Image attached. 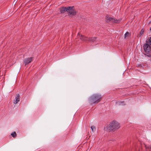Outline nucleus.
I'll return each instance as SVG.
<instances>
[{
	"instance_id": "obj_1",
	"label": "nucleus",
	"mask_w": 151,
	"mask_h": 151,
	"mask_svg": "<svg viewBox=\"0 0 151 151\" xmlns=\"http://www.w3.org/2000/svg\"><path fill=\"white\" fill-rule=\"evenodd\" d=\"M120 127L119 124L116 121H113L106 127V130L108 132H114Z\"/></svg>"
},
{
	"instance_id": "obj_2",
	"label": "nucleus",
	"mask_w": 151,
	"mask_h": 151,
	"mask_svg": "<svg viewBox=\"0 0 151 151\" xmlns=\"http://www.w3.org/2000/svg\"><path fill=\"white\" fill-rule=\"evenodd\" d=\"M101 95L98 94H95L89 98L88 101L89 103L92 104L98 103L101 101Z\"/></svg>"
},
{
	"instance_id": "obj_3",
	"label": "nucleus",
	"mask_w": 151,
	"mask_h": 151,
	"mask_svg": "<svg viewBox=\"0 0 151 151\" xmlns=\"http://www.w3.org/2000/svg\"><path fill=\"white\" fill-rule=\"evenodd\" d=\"M106 19L107 22H111L116 24L119 23L121 20V19L117 20L108 16H106Z\"/></svg>"
},
{
	"instance_id": "obj_4",
	"label": "nucleus",
	"mask_w": 151,
	"mask_h": 151,
	"mask_svg": "<svg viewBox=\"0 0 151 151\" xmlns=\"http://www.w3.org/2000/svg\"><path fill=\"white\" fill-rule=\"evenodd\" d=\"M73 8L74 7L73 6L68 7L67 12L69 15H74L76 14V11L73 9Z\"/></svg>"
},
{
	"instance_id": "obj_5",
	"label": "nucleus",
	"mask_w": 151,
	"mask_h": 151,
	"mask_svg": "<svg viewBox=\"0 0 151 151\" xmlns=\"http://www.w3.org/2000/svg\"><path fill=\"white\" fill-rule=\"evenodd\" d=\"M77 37H79L80 39L81 40L83 41H88V38L87 37H86L84 35H81L79 33L77 35Z\"/></svg>"
},
{
	"instance_id": "obj_6",
	"label": "nucleus",
	"mask_w": 151,
	"mask_h": 151,
	"mask_svg": "<svg viewBox=\"0 0 151 151\" xmlns=\"http://www.w3.org/2000/svg\"><path fill=\"white\" fill-rule=\"evenodd\" d=\"M144 49L146 53L149 54L150 52V46L149 45L146 44L144 45Z\"/></svg>"
},
{
	"instance_id": "obj_7",
	"label": "nucleus",
	"mask_w": 151,
	"mask_h": 151,
	"mask_svg": "<svg viewBox=\"0 0 151 151\" xmlns=\"http://www.w3.org/2000/svg\"><path fill=\"white\" fill-rule=\"evenodd\" d=\"M33 60V58L32 57L28 58H25L24 60V63L26 65L27 64L30 63Z\"/></svg>"
},
{
	"instance_id": "obj_8",
	"label": "nucleus",
	"mask_w": 151,
	"mask_h": 151,
	"mask_svg": "<svg viewBox=\"0 0 151 151\" xmlns=\"http://www.w3.org/2000/svg\"><path fill=\"white\" fill-rule=\"evenodd\" d=\"M68 10V7H62L60 8L59 10L61 13H64L65 12H67Z\"/></svg>"
},
{
	"instance_id": "obj_9",
	"label": "nucleus",
	"mask_w": 151,
	"mask_h": 151,
	"mask_svg": "<svg viewBox=\"0 0 151 151\" xmlns=\"http://www.w3.org/2000/svg\"><path fill=\"white\" fill-rule=\"evenodd\" d=\"M20 96L19 94L17 93L16 94V96L15 98L16 101L14 102V104H17L18 102L19 101Z\"/></svg>"
},
{
	"instance_id": "obj_10",
	"label": "nucleus",
	"mask_w": 151,
	"mask_h": 151,
	"mask_svg": "<svg viewBox=\"0 0 151 151\" xmlns=\"http://www.w3.org/2000/svg\"><path fill=\"white\" fill-rule=\"evenodd\" d=\"M97 38V37H88V41L93 42L96 41Z\"/></svg>"
},
{
	"instance_id": "obj_11",
	"label": "nucleus",
	"mask_w": 151,
	"mask_h": 151,
	"mask_svg": "<svg viewBox=\"0 0 151 151\" xmlns=\"http://www.w3.org/2000/svg\"><path fill=\"white\" fill-rule=\"evenodd\" d=\"M146 42V44L151 45V36L147 40Z\"/></svg>"
},
{
	"instance_id": "obj_12",
	"label": "nucleus",
	"mask_w": 151,
	"mask_h": 151,
	"mask_svg": "<svg viewBox=\"0 0 151 151\" xmlns=\"http://www.w3.org/2000/svg\"><path fill=\"white\" fill-rule=\"evenodd\" d=\"M12 136L14 138H15L17 136V134L15 132H14L13 133L11 134Z\"/></svg>"
},
{
	"instance_id": "obj_13",
	"label": "nucleus",
	"mask_w": 151,
	"mask_h": 151,
	"mask_svg": "<svg viewBox=\"0 0 151 151\" xmlns=\"http://www.w3.org/2000/svg\"><path fill=\"white\" fill-rule=\"evenodd\" d=\"M146 151H151V145L149 147H147L146 145H145Z\"/></svg>"
},
{
	"instance_id": "obj_14",
	"label": "nucleus",
	"mask_w": 151,
	"mask_h": 151,
	"mask_svg": "<svg viewBox=\"0 0 151 151\" xmlns=\"http://www.w3.org/2000/svg\"><path fill=\"white\" fill-rule=\"evenodd\" d=\"M129 34V33L128 32H127L124 35V38H125L127 37L128 36Z\"/></svg>"
},
{
	"instance_id": "obj_15",
	"label": "nucleus",
	"mask_w": 151,
	"mask_h": 151,
	"mask_svg": "<svg viewBox=\"0 0 151 151\" xmlns=\"http://www.w3.org/2000/svg\"><path fill=\"white\" fill-rule=\"evenodd\" d=\"M144 30L143 29H142L141 30L140 32V35H142L144 34Z\"/></svg>"
},
{
	"instance_id": "obj_16",
	"label": "nucleus",
	"mask_w": 151,
	"mask_h": 151,
	"mask_svg": "<svg viewBox=\"0 0 151 151\" xmlns=\"http://www.w3.org/2000/svg\"><path fill=\"white\" fill-rule=\"evenodd\" d=\"M91 129L92 132L94 131V130H95L96 129L95 127L94 126H92L91 127Z\"/></svg>"
},
{
	"instance_id": "obj_17",
	"label": "nucleus",
	"mask_w": 151,
	"mask_h": 151,
	"mask_svg": "<svg viewBox=\"0 0 151 151\" xmlns=\"http://www.w3.org/2000/svg\"><path fill=\"white\" fill-rule=\"evenodd\" d=\"M124 103V101H120L119 102V104L120 105H124V104H123Z\"/></svg>"
},
{
	"instance_id": "obj_18",
	"label": "nucleus",
	"mask_w": 151,
	"mask_h": 151,
	"mask_svg": "<svg viewBox=\"0 0 151 151\" xmlns=\"http://www.w3.org/2000/svg\"><path fill=\"white\" fill-rule=\"evenodd\" d=\"M150 30L151 31V27L150 28Z\"/></svg>"
},
{
	"instance_id": "obj_19",
	"label": "nucleus",
	"mask_w": 151,
	"mask_h": 151,
	"mask_svg": "<svg viewBox=\"0 0 151 151\" xmlns=\"http://www.w3.org/2000/svg\"><path fill=\"white\" fill-rule=\"evenodd\" d=\"M150 61L151 62V59H150Z\"/></svg>"
}]
</instances>
